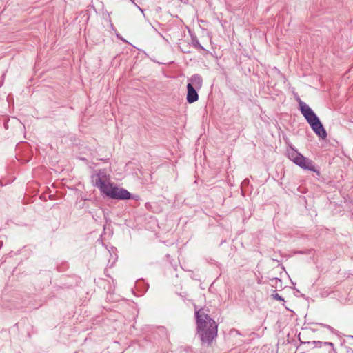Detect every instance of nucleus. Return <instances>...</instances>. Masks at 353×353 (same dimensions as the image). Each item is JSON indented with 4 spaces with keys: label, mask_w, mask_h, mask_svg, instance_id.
<instances>
[{
    "label": "nucleus",
    "mask_w": 353,
    "mask_h": 353,
    "mask_svg": "<svg viewBox=\"0 0 353 353\" xmlns=\"http://www.w3.org/2000/svg\"><path fill=\"white\" fill-rule=\"evenodd\" d=\"M108 178L107 170L105 169H100L94 170L91 175V182L93 186L99 188L101 191L108 184Z\"/></svg>",
    "instance_id": "5"
},
{
    "label": "nucleus",
    "mask_w": 353,
    "mask_h": 353,
    "mask_svg": "<svg viewBox=\"0 0 353 353\" xmlns=\"http://www.w3.org/2000/svg\"><path fill=\"white\" fill-rule=\"evenodd\" d=\"M287 155L289 159L294 163L296 165L299 166L302 169L312 171L315 172L317 176H320V171L315 166L313 161L305 157L292 147H290L287 150Z\"/></svg>",
    "instance_id": "3"
},
{
    "label": "nucleus",
    "mask_w": 353,
    "mask_h": 353,
    "mask_svg": "<svg viewBox=\"0 0 353 353\" xmlns=\"http://www.w3.org/2000/svg\"><path fill=\"white\" fill-rule=\"evenodd\" d=\"M136 6L137 7V8L140 10V12H141L142 13H143V10L140 8L138 5H136Z\"/></svg>",
    "instance_id": "14"
},
{
    "label": "nucleus",
    "mask_w": 353,
    "mask_h": 353,
    "mask_svg": "<svg viewBox=\"0 0 353 353\" xmlns=\"http://www.w3.org/2000/svg\"><path fill=\"white\" fill-rule=\"evenodd\" d=\"M198 90L199 89L192 87V84L187 85L186 100L189 103H194L199 99Z\"/></svg>",
    "instance_id": "6"
},
{
    "label": "nucleus",
    "mask_w": 353,
    "mask_h": 353,
    "mask_svg": "<svg viewBox=\"0 0 353 353\" xmlns=\"http://www.w3.org/2000/svg\"><path fill=\"white\" fill-rule=\"evenodd\" d=\"M299 110L314 132L320 138L325 139L327 132L318 116L305 103L299 99Z\"/></svg>",
    "instance_id": "2"
},
{
    "label": "nucleus",
    "mask_w": 353,
    "mask_h": 353,
    "mask_svg": "<svg viewBox=\"0 0 353 353\" xmlns=\"http://www.w3.org/2000/svg\"><path fill=\"white\" fill-rule=\"evenodd\" d=\"M101 194L115 200L130 199L131 193L127 190L117 186L111 182H108L106 187L100 191Z\"/></svg>",
    "instance_id": "4"
},
{
    "label": "nucleus",
    "mask_w": 353,
    "mask_h": 353,
    "mask_svg": "<svg viewBox=\"0 0 353 353\" xmlns=\"http://www.w3.org/2000/svg\"><path fill=\"white\" fill-rule=\"evenodd\" d=\"M189 83L188 84H192V87H194L197 89H201L203 85V79L202 77L198 74H195L192 75L189 79Z\"/></svg>",
    "instance_id": "7"
},
{
    "label": "nucleus",
    "mask_w": 353,
    "mask_h": 353,
    "mask_svg": "<svg viewBox=\"0 0 353 353\" xmlns=\"http://www.w3.org/2000/svg\"><path fill=\"white\" fill-rule=\"evenodd\" d=\"M307 343H312L316 347H321L323 345L328 347V352L331 353L334 351V344L331 342H322L320 341H309Z\"/></svg>",
    "instance_id": "8"
},
{
    "label": "nucleus",
    "mask_w": 353,
    "mask_h": 353,
    "mask_svg": "<svg viewBox=\"0 0 353 353\" xmlns=\"http://www.w3.org/2000/svg\"><path fill=\"white\" fill-rule=\"evenodd\" d=\"M191 43L194 48L205 51V49L200 44L196 36H191Z\"/></svg>",
    "instance_id": "9"
},
{
    "label": "nucleus",
    "mask_w": 353,
    "mask_h": 353,
    "mask_svg": "<svg viewBox=\"0 0 353 353\" xmlns=\"http://www.w3.org/2000/svg\"><path fill=\"white\" fill-rule=\"evenodd\" d=\"M321 327H325L327 329H328L329 330H330L331 332H333L334 329L330 326L329 325H327V324H324V323H319Z\"/></svg>",
    "instance_id": "11"
},
{
    "label": "nucleus",
    "mask_w": 353,
    "mask_h": 353,
    "mask_svg": "<svg viewBox=\"0 0 353 353\" xmlns=\"http://www.w3.org/2000/svg\"><path fill=\"white\" fill-rule=\"evenodd\" d=\"M272 281H275L276 283L279 281V282H281V279H279L278 278H274L272 279H271Z\"/></svg>",
    "instance_id": "13"
},
{
    "label": "nucleus",
    "mask_w": 353,
    "mask_h": 353,
    "mask_svg": "<svg viewBox=\"0 0 353 353\" xmlns=\"http://www.w3.org/2000/svg\"><path fill=\"white\" fill-rule=\"evenodd\" d=\"M149 206H150V204L149 203H145V208H149Z\"/></svg>",
    "instance_id": "15"
},
{
    "label": "nucleus",
    "mask_w": 353,
    "mask_h": 353,
    "mask_svg": "<svg viewBox=\"0 0 353 353\" xmlns=\"http://www.w3.org/2000/svg\"><path fill=\"white\" fill-rule=\"evenodd\" d=\"M130 199L138 201V200H139V199H140V196H139V195H134V194H131V197H130Z\"/></svg>",
    "instance_id": "12"
},
{
    "label": "nucleus",
    "mask_w": 353,
    "mask_h": 353,
    "mask_svg": "<svg viewBox=\"0 0 353 353\" xmlns=\"http://www.w3.org/2000/svg\"><path fill=\"white\" fill-rule=\"evenodd\" d=\"M273 298L279 301H284V299L280 296L278 293L273 294Z\"/></svg>",
    "instance_id": "10"
},
{
    "label": "nucleus",
    "mask_w": 353,
    "mask_h": 353,
    "mask_svg": "<svg viewBox=\"0 0 353 353\" xmlns=\"http://www.w3.org/2000/svg\"><path fill=\"white\" fill-rule=\"evenodd\" d=\"M196 334L201 339V344L210 346L217 336L218 325L212 319L206 310L201 308L195 312Z\"/></svg>",
    "instance_id": "1"
},
{
    "label": "nucleus",
    "mask_w": 353,
    "mask_h": 353,
    "mask_svg": "<svg viewBox=\"0 0 353 353\" xmlns=\"http://www.w3.org/2000/svg\"><path fill=\"white\" fill-rule=\"evenodd\" d=\"M132 3H134L135 6L137 5L135 3H134V0H130Z\"/></svg>",
    "instance_id": "16"
}]
</instances>
